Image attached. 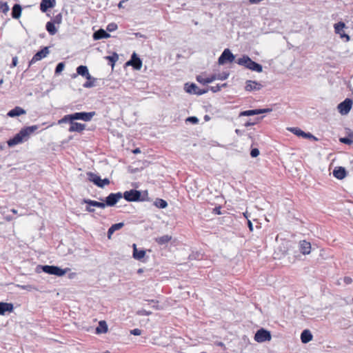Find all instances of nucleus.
<instances>
[{"label":"nucleus","instance_id":"58836bf2","mask_svg":"<svg viewBox=\"0 0 353 353\" xmlns=\"http://www.w3.org/2000/svg\"><path fill=\"white\" fill-rule=\"evenodd\" d=\"M230 75V72H223L221 73H219V74H216V79L218 80H221V81H223V80H225L228 78Z\"/></svg>","mask_w":353,"mask_h":353},{"label":"nucleus","instance_id":"aec40b11","mask_svg":"<svg viewBox=\"0 0 353 353\" xmlns=\"http://www.w3.org/2000/svg\"><path fill=\"white\" fill-rule=\"evenodd\" d=\"M299 250L303 254H309L311 252V243L305 240L301 241L299 242Z\"/></svg>","mask_w":353,"mask_h":353},{"label":"nucleus","instance_id":"a18cd8bd","mask_svg":"<svg viewBox=\"0 0 353 353\" xmlns=\"http://www.w3.org/2000/svg\"><path fill=\"white\" fill-rule=\"evenodd\" d=\"M199 119L196 117H194V116H192V117H188L186 119H185V122H189V123H191L192 124H197L199 123Z\"/></svg>","mask_w":353,"mask_h":353},{"label":"nucleus","instance_id":"c756f323","mask_svg":"<svg viewBox=\"0 0 353 353\" xmlns=\"http://www.w3.org/2000/svg\"><path fill=\"white\" fill-rule=\"evenodd\" d=\"M172 239V236L168 234H165L155 239V241L160 245H165L170 242Z\"/></svg>","mask_w":353,"mask_h":353},{"label":"nucleus","instance_id":"72a5a7b5","mask_svg":"<svg viewBox=\"0 0 353 353\" xmlns=\"http://www.w3.org/2000/svg\"><path fill=\"white\" fill-rule=\"evenodd\" d=\"M154 205L160 209H164L168 206V203L163 199L157 198L154 202Z\"/></svg>","mask_w":353,"mask_h":353},{"label":"nucleus","instance_id":"f03ea898","mask_svg":"<svg viewBox=\"0 0 353 353\" xmlns=\"http://www.w3.org/2000/svg\"><path fill=\"white\" fill-rule=\"evenodd\" d=\"M122 194L123 198L128 202H140L148 200V193L147 190L141 191L132 189Z\"/></svg>","mask_w":353,"mask_h":353},{"label":"nucleus","instance_id":"7ed1b4c3","mask_svg":"<svg viewBox=\"0 0 353 353\" xmlns=\"http://www.w3.org/2000/svg\"><path fill=\"white\" fill-rule=\"evenodd\" d=\"M238 65L245 67L251 71L256 72H263V65L253 61L248 55L243 54L235 61Z\"/></svg>","mask_w":353,"mask_h":353},{"label":"nucleus","instance_id":"09e8293b","mask_svg":"<svg viewBox=\"0 0 353 353\" xmlns=\"http://www.w3.org/2000/svg\"><path fill=\"white\" fill-rule=\"evenodd\" d=\"M137 314L138 315H141V316H150L151 315L152 313V312L150 311H147L144 309H141V310H139L137 312Z\"/></svg>","mask_w":353,"mask_h":353},{"label":"nucleus","instance_id":"412c9836","mask_svg":"<svg viewBox=\"0 0 353 353\" xmlns=\"http://www.w3.org/2000/svg\"><path fill=\"white\" fill-rule=\"evenodd\" d=\"M86 174L89 181L93 183L97 187L99 186V183L101 182V176L99 175L92 172H88Z\"/></svg>","mask_w":353,"mask_h":353},{"label":"nucleus","instance_id":"a19ab883","mask_svg":"<svg viewBox=\"0 0 353 353\" xmlns=\"http://www.w3.org/2000/svg\"><path fill=\"white\" fill-rule=\"evenodd\" d=\"M9 10V7L6 2L0 1V12L6 14Z\"/></svg>","mask_w":353,"mask_h":353},{"label":"nucleus","instance_id":"13d9d810","mask_svg":"<svg viewBox=\"0 0 353 353\" xmlns=\"http://www.w3.org/2000/svg\"><path fill=\"white\" fill-rule=\"evenodd\" d=\"M272 108H259V114L272 112Z\"/></svg>","mask_w":353,"mask_h":353},{"label":"nucleus","instance_id":"0eeeda50","mask_svg":"<svg viewBox=\"0 0 353 353\" xmlns=\"http://www.w3.org/2000/svg\"><path fill=\"white\" fill-rule=\"evenodd\" d=\"M353 100L350 98H346L338 105L337 109L341 114L346 115L350 112Z\"/></svg>","mask_w":353,"mask_h":353},{"label":"nucleus","instance_id":"3c124183","mask_svg":"<svg viewBox=\"0 0 353 353\" xmlns=\"http://www.w3.org/2000/svg\"><path fill=\"white\" fill-rule=\"evenodd\" d=\"M216 79V74H212L210 77L205 78V81L206 82V84H208V83H212V81H214Z\"/></svg>","mask_w":353,"mask_h":353},{"label":"nucleus","instance_id":"c9c22d12","mask_svg":"<svg viewBox=\"0 0 353 353\" xmlns=\"http://www.w3.org/2000/svg\"><path fill=\"white\" fill-rule=\"evenodd\" d=\"M106 59L108 61L109 65H110L112 67H113L115 64V63L119 59V56L117 53L114 52L112 55L106 57Z\"/></svg>","mask_w":353,"mask_h":353},{"label":"nucleus","instance_id":"5701e85b","mask_svg":"<svg viewBox=\"0 0 353 353\" xmlns=\"http://www.w3.org/2000/svg\"><path fill=\"white\" fill-rule=\"evenodd\" d=\"M313 339V335L310 330L306 329L304 330L301 334V341L303 343H307L311 341Z\"/></svg>","mask_w":353,"mask_h":353},{"label":"nucleus","instance_id":"393cba45","mask_svg":"<svg viewBox=\"0 0 353 353\" xmlns=\"http://www.w3.org/2000/svg\"><path fill=\"white\" fill-rule=\"evenodd\" d=\"M108 331V324L105 321H100L95 329L96 334H105Z\"/></svg>","mask_w":353,"mask_h":353},{"label":"nucleus","instance_id":"6ab92c4d","mask_svg":"<svg viewBox=\"0 0 353 353\" xmlns=\"http://www.w3.org/2000/svg\"><path fill=\"white\" fill-rule=\"evenodd\" d=\"M85 124L84 123H78V122H75L74 121H72V123H71L69 129H68V131L70 132H82L85 129Z\"/></svg>","mask_w":353,"mask_h":353},{"label":"nucleus","instance_id":"bf43d9fd","mask_svg":"<svg viewBox=\"0 0 353 353\" xmlns=\"http://www.w3.org/2000/svg\"><path fill=\"white\" fill-rule=\"evenodd\" d=\"M343 281L345 284L349 285L352 283V279L350 276H345L343 279Z\"/></svg>","mask_w":353,"mask_h":353},{"label":"nucleus","instance_id":"a878e982","mask_svg":"<svg viewBox=\"0 0 353 353\" xmlns=\"http://www.w3.org/2000/svg\"><path fill=\"white\" fill-rule=\"evenodd\" d=\"M13 310V305L12 303L1 302L0 303V315H4L6 312H11Z\"/></svg>","mask_w":353,"mask_h":353},{"label":"nucleus","instance_id":"603ef678","mask_svg":"<svg viewBox=\"0 0 353 353\" xmlns=\"http://www.w3.org/2000/svg\"><path fill=\"white\" fill-rule=\"evenodd\" d=\"M209 90H211L212 92L216 93L221 90V86L219 84H217L216 86H208Z\"/></svg>","mask_w":353,"mask_h":353},{"label":"nucleus","instance_id":"cd10ccee","mask_svg":"<svg viewBox=\"0 0 353 353\" xmlns=\"http://www.w3.org/2000/svg\"><path fill=\"white\" fill-rule=\"evenodd\" d=\"M55 25L56 24L51 20L46 23V30L50 35H54L57 32L58 28H57Z\"/></svg>","mask_w":353,"mask_h":353},{"label":"nucleus","instance_id":"dca6fc26","mask_svg":"<svg viewBox=\"0 0 353 353\" xmlns=\"http://www.w3.org/2000/svg\"><path fill=\"white\" fill-rule=\"evenodd\" d=\"M347 175V172L344 167H336L333 170V176L337 179H343Z\"/></svg>","mask_w":353,"mask_h":353},{"label":"nucleus","instance_id":"423d86ee","mask_svg":"<svg viewBox=\"0 0 353 353\" xmlns=\"http://www.w3.org/2000/svg\"><path fill=\"white\" fill-rule=\"evenodd\" d=\"M254 339L258 343L269 341L272 339L271 332L264 328H261L256 331Z\"/></svg>","mask_w":353,"mask_h":353},{"label":"nucleus","instance_id":"ddd939ff","mask_svg":"<svg viewBox=\"0 0 353 353\" xmlns=\"http://www.w3.org/2000/svg\"><path fill=\"white\" fill-rule=\"evenodd\" d=\"M77 72L72 75V78H76L78 75L85 77L87 80H90L91 75L89 73L86 65H81L77 68Z\"/></svg>","mask_w":353,"mask_h":353},{"label":"nucleus","instance_id":"b1692460","mask_svg":"<svg viewBox=\"0 0 353 353\" xmlns=\"http://www.w3.org/2000/svg\"><path fill=\"white\" fill-rule=\"evenodd\" d=\"M145 254H146L145 250H138L137 248L136 244H133L132 256L134 259L141 261V259H143L145 257Z\"/></svg>","mask_w":353,"mask_h":353},{"label":"nucleus","instance_id":"9d476101","mask_svg":"<svg viewBox=\"0 0 353 353\" xmlns=\"http://www.w3.org/2000/svg\"><path fill=\"white\" fill-rule=\"evenodd\" d=\"M96 112H74L72 114L74 121L75 120H82L83 121H90L92 119V117L95 115Z\"/></svg>","mask_w":353,"mask_h":353},{"label":"nucleus","instance_id":"2f4dec72","mask_svg":"<svg viewBox=\"0 0 353 353\" xmlns=\"http://www.w3.org/2000/svg\"><path fill=\"white\" fill-rule=\"evenodd\" d=\"M21 6L19 4H15L12 10V17L14 19H18L21 13Z\"/></svg>","mask_w":353,"mask_h":353},{"label":"nucleus","instance_id":"20e7f679","mask_svg":"<svg viewBox=\"0 0 353 353\" xmlns=\"http://www.w3.org/2000/svg\"><path fill=\"white\" fill-rule=\"evenodd\" d=\"M236 61L235 56L229 48H225L218 59L219 65H225L228 63Z\"/></svg>","mask_w":353,"mask_h":353},{"label":"nucleus","instance_id":"39448f33","mask_svg":"<svg viewBox=\"0 0 353 353\" xmlns=\"http://www.w3.org/2000/svg\"><path fill=\"white\" fill-rule=\"evenodd\" d=\"M121 198H123L122 192H118L117 193H110L104 199L99 198V200L106 202L108 207H113Z\"/></svg>","mask_w":353,"mask_h":353},{"label":"nucleus","instance_id":"2eb2a0df","mask_svg":"<svg viewBox=\"0 0 353 353\" xmlns=\"http://www.w3.org/2000/svg\"><path fill=\"white\" fill-rule=\"evenodd\" d=\"M49 52V47H43L33 56L32 59L30 61V65L46 57Z\"/></svg>","mask_w":353,"mask_h":353},{"label":"nucleus","instance_id":"c85d7f7f","mask_svg":"<svg viewBox=\"0 0 353 353\" xmlns=\"http://www.w3.org/2000/svg\"><path fill=\"white\" fill-rule=\"evenodd\" d=\"M339 141L343 144L350 145L353 143V131L350 130L347 136L345 137H341Z\"/></svg>","mask_w":353,"mask_h":353},{"label":"nucleus","instance_id":"052dcab7","mask_svg":"<svg viewBox=\"0 0 353 353\" xmlns=\"http://www.w3.org/2000/svg\"><path fill=\"white\" fill-rule=\"evenodd\" d=\"M114 232L113 231V230H112V228L110 227L108 230V232H107V237L108 239H110L111 237H112V235L113 234Z\"/></svg>","mask_w":353,"mask_h":353},{"label":"nucleus","instance_id":"6e6552de","mask_svg":"<svg viewBox=\"0 0 353 353\" xmlns=\"http://www.w3.org/2000/svg\"><path fill=\"white\" fill-rule=\"evenodd\" d=\"M125 65L132 66L134 70H139L142 67V60L136 52H133L130 59L125 63Z\"/></svg>","mask_w":353,"mask_h":353},{"label":"nucleus","instance_id":"4468645a","mask_svg":"<svg viewBox=\"0 0 353 353\" xmlns=\"http://www.w3.org/2000/svg\"><path fill=\"white\" fill-rule=\"evenodd\" d=\"M263 85L258 81L247 80L245 81V90L248 92L260 90Z\"/></svg>","mask_w":353,"mask_h":353},{"label":"nucleus","instance_id":"de8ad7c7","mask_svg":"<svg viewBox=\"0 0 353 353\" xmlns=\"http://www.w3.org/2000/svg\"><path fill=\"white\" fill-rule=\"evenodd\" d=\"M110 183V181L108 178H105L103 179H101V182L99 183V188H103L105 185H108Z\"/></svg>","mask_w":353,"mask_h":353},{"label":"nucleus","instance_id":"37998d69","mask_svg":"<svg viewBox=\"0 0 353 353\" xmlns=\"http://www.w3.org/2000/svg\"><path fill=\"white\" fill-rule=\"evenodd\" d=\"M117 28H118V26H117V23H110L106 27V30L108 32H111L116 30Z\"/></svg>","mask_w":353,"mask_h":353},{"label":"nucleus","instance_id":"e2e57ef3","mask_svg":"<svg viewBox=\"0 0 353 353\" xmlns=\"http://www.w3.org/2000/svg\"><path fill=\"white\" fill-rule=\"evenodd\" d=\"M247 223H248V227L250 231L252 232L253 231V225H252V221L248 219Z\"/></svg>","mask_w":353,"mask_h":353},{"label":"nucleus","instance_id":"5fc2aeb1","mask_svg":"<svg viewBox=\"0 0 353 353\" xmlns=\"http://www.w3.org/2000/svg\"><path fill=\"white\" fill-rule=\"evenodd\" d=\"M130 334L134 336H139L141 334V330L138 328L130 330Z\"/></svg>","mask_w":353,"mask_h":353},{"label":"nucleus","instance_id":"4be33fe9","mask_svg":"<svg viewBox=\"0 0 353 353\" xmlns=\"http://www.w3.org/2000/svg\"><path fill=\"white\" fill-rule=\"evenodd\" d=\"M22 142V130H20L13 138L9 139L7 143L10 147H12Z\"/></svg>","mask_w":353,"mask_h":353},{"label":"nucleus","instance_id":"680f3d73","mask_svg":"<svg viewBox=\"0 0 353 353\" xmlns=\"http://www.w3.org/2000/svg\"><path fill=\"white\" fill-rule=\"evenodd\" d=\"M105 207H108L106 202L102 201L99 202L98 208L103 209Z\"/></svg>","mask_w":353,"mask_h":353},{"label":"nucleus","instance_id":"774afa93","mask_svg":"<svg viewBox=\"0 0 353 353\" xmlns=\"http://www.w3.org/2000/svg\"><path fill=\"white\" fill-rule=\"evenodd\" d=\"M152 307L154 308L155 310H161L162 309V307L160 306L159 305V303H154L153 305H152Z\"/></svg>","mask_w":353,"mask_h":353},{"label":"nucleus","instance_id":"c03bdc74","mask_svg":"<svg viewBox=\"0 0 353 353\" xmlns=\"http://www.w3.org/2000/svg\"><path fill=\"white\" fill-rule=\"evenodd\" d=\"M123 226H124V223L120 222V223L112 224L110 226V228H112V230H113L114 232H115L117 230L121 229Z\"/></svg>","mask_w":353,"mask_h":353},{"label":"nucleus","instance_id":"6e6d98bb","mask_svg":"<svg viewBox=\"0 0 353 353\" xmlns=\"http://www.w3.org/2000/svg\"><path fill=\"white\" fill-rule=\"evenodd\" d=\"M221 205H219V206H216L213 210H212V212L215 214H218V215H220L221 214Z\"/></svg>","mask_w":353,"mask_h":353},{"label":"nucleus","instance_id":"69168bd1","mask_svg":"<svg viewBox=\"0 0 353 353\" xmlns=\"http://www.w3.org/2000/svg\"><path fill=\"white\" fill-rule=\"evenodd\" d=\"M17 62H18V59H17V57H13L12 58V64H11V67H14L17 65Z\"/></svg>","mask_w":353,"mask_h":353},{"label":"nucleus","instance_id":"8fccbe9b","mask_svg":"<svg viewBox=\"0 0 353 353\" xmlns=\"http://www.w3.org/2000/svg\"><path fill=\"white\" fill-rule=\"evenodd\" d=\"M260 154V152H259V150L256 148H252L251 149V151H250V156L252 157V158H256Z\"/></svg>","mask_w":353,"mask_h":353},{"label":"nucleus","instance_id":"338daca9","mask_svg":"<svg viewBox=\"0 0 353 353\" xmlns=\"http://www.w3.org/2000/svg\"><path fill=\"white\" fill-rule=\"evenodd\" d=\"M91 207H92V206H90V205H88L85 207V210H86L87 212H90V213H92V212H94L95 211V210H94V208H92Z\"/></svg>","mask_w":353,"mask_h":353},{"label":"nucleus","instance_id":"a211bd4d","mask_svg":"<svg viewBox=\"0 0 353 353\" xmlns=\"http://www.w3.org/2000/svg\"><path fill=\"white\" fill-rule=\"evenodd\" d=\"M109 37H110V34L108 32L107 30H104L102 28L95 31L92 34V38L94 41L108 39Z\"/></svg>","mask_w":353,"mask_h":353},{"label":"nucleus","instance_id":"f257e3e1","mask_svg":"<svg viewBox=\"0 0 353 353\" xmlns=\"http://www.w3.org/2000/svg\"><path fill=\"white\" fill-rule=\"evenodd\" d=\"M70 269L68 268L63 269L57 265H37L34 269V271L37 273H41V272H43L48 274L54 275L57 276H63Z\"/></svg>","mask_w":353,"mask_h":353},{"label":"nucleus","instance_id":"f3484780","mask_svg":"<svg viewBox=\"0 0 353 353\" xmlns=\"http://www.w3.org/2000/svg\"><path fill=\"white\" fill-rule=\"evenodd\" d=\"M56 5V0H41L40 10L42 12H46L49 9L53 8Z\"/></svg>","mask_w":353,"mask_h":353},{"label":"nucleus","instance_id":"49530a36","mask_svg":"<svg viewBox=\"0 0 353 353\" xmlns=\"http://www.w3.org/2000/svg\"><path fill=\"white\" fill-rule=\"evenodd\" d=\"M264 117L262 116V117H257L256 119V121H254V122H251L250 121H248L247 122H245L244 123V126L245 127H250V126H252L255 124H256L259 121H260L261 120L263 119Z\"/></svg>","mask_w":353,"mask_h":353},{"label":"nucleus","instance_id":"1a4fd4ad","mask_svg":"<svg viewBox=\"0 0 353 353\" xmlns=\"http://www.w3.org/2000/svg\"><path fill=\"white\" fill-rule=\"evenodd\" d=\"M289 130L297 137L313 141H318V139L312 134L310 132H305L299 128H289Z\"/></svg>","mask_w":353,"mask_h":353},{"label":"nucleus","instance_id":"bb28decb","mask_svg":"<svg viewBox=\"0 0 353 353\" xmlns=\"http://www.w3.org/2000/svg\"><path fill=\"white\" fill-rule=\"evenodd\" d=\"M198 88L194 83H186L184 84L185 91L190 94H196Z\"/></svg>","mask_w":353,"mask_h":353},{"label":"nucleus","instance_id":"4d7b16f0","mask_svg":"<svg viewBox=\"0 0 353 353\" xmlns=\"http://www.w3.org/2000/svg\"><path fill=\"white\" fill-rule=\"evenodd\" d=\"M196 79L199 83L203 85H206V82L205 81V78H203L201 75L196 76Z\"/></svg>","mask_w":353,"mask_h":353},{"label":"nucleus","instance_id":"864d4df0","mask_svg":"<svg viewBox=\"0 0 353 353\" xmlns=\"http://www.w3.org/2000/svg\"><path fill=\"white\" fill-rule=\"evenodd\" d=\"M208 90H209L208 87L207 88H204V89H200L199 88H198V90L196 92V95L200 96V95L204 94L207 93L208 92Z\"/></svg>","mask_w":353,"mask_h":353},{"label":"nucleus","instance_id":"f704fd0d","mask_svg":"<svg viewBox=\"0 0 353 353\" xmlns=\"http://www.w3.org/2000/svg\"><path fill=\"white\" fill-rule=\"evenodd\" d=\"M74 121L72 114H66L58 121V124L69 123L70 125Z\"/></svg>","mask_w":353,"mask_h":353},{"label":"nucleus","instance_id":"0e129e2a","mask_svg":"<svg viewBox=\"0 0 353 353\" xmlns=\"http://www.w3.org/2000/svg\"><path fill=\"white\" fill-rule=\"evenodd\" d=\"M214 344L216 345V346H219V347H223L224 349H225V344L221 342V341H216L214 343Z\"/></svg>","mask_w":353,"mask_h":353},{"label":"nucleus","instance_id":"ea45409f","mask_svg":"<svg viewBox=\"0 0 353 353\" xmlns=\"http://www.w3.org/2000/svg\"><path fill=\"white\" fill-rule=\"evenodd\" d=\"M64 68H65L64 62L59 63L55 68V71H54L55 74H59L63 70Z\"/></svg>","mask_w":353,"mask_h":353},{"label":"nucleus","instance_id":"7c9ffc66","mask_svg":"<svg viewBox=\"0 0 353 353\" xmlns=\"http://www.w3.org/2000/svg\"><path fill=\"white\" fill-rule=\"evenodd\" d=\"M259 114V109L244 110L239 113V117H249Z\"/></svg>","mask_w":353,"mask_h":353},{"label":"nucleus","instance_id":"79ce46f5","mask_svg":"<svg viewBox=\"0 0 353 353\" xmlns=\"http://www.w3.org/2000/svg\"><path fill=\"white\" fill-rule=\"evenodd\" d=\"M51 21L54 22L55 24H61L62 22V14L59 13L58 14L54 16V18L51 19Z\"/></svg>","mask_w":353,"mask_h":353},{"label":"nucleus","instance_id":"4c0bfd02","mask_svg":"<svg viewBox=\"0 0 353 353\" xmlns=\"http://www.w3.org/2000/svg\"><path fill=\"white\" fill-rule=\"evenodd\" d=\"M97 81V79L91 76L90 80H87L83 83V87L88 88H92L94 86V82Z\"/></svg>","mask_w":353,"mask_h":353},{"label":"nucleus","instance_id":"f8f14e48","mask_svg":"<svg viewBox=\"0 0 353 353\" xmlns=\"http://www.w3.org/2000/svg\"><path fill=\"white\" fill-rule=\"evenodd\" d=\"M345 28V24L343 21H339L334 24V31H335L336 34H339L340 37L341 39L345 38L346 39V41H350V37L347 34H346L344 32L343 29Z\"/></svg>","mask_w":353,"mask_h":353},{"label":"nucleus","instance_id":"9b49d317","mask_svg":"<svg viewBox=\"0 0 353 353\" xmlns=\"http://www.w3.org/2000/svg\"><path fill=\"white\" fill-rule=\"evenodd\" d=\"M39 128H40L39 125H31V126L23 127V142L26 141L29 139V137L31 134L38 133V132H39L38 130L39 129Z\"/></svg>","mask_w":353,"mask_h":353},{"label":"nucleus","instance_id":"e433bc0d","mask_svg":"<svg viewBox=\"0 0 353 353\" xmlns=\"http://www.w3.org/2000/svg\"><path fill=\"white\" fill-rule=\"evenodd\" d=\"M99 202V201L91 200L89 199H83L81 201V203H86L90 206L98 208Z\"/></svg>","mask_w":353,"mask_h":353},{"label":"nucleus","instance_id":"473e14b6","mask_svg":"<svg viewBox=\"0 0 353 353\" xmlns=\"http://www.w3.org/2000/svg\"><path fill=\"white\" fill-rule=\"evenodd\" d=\"M21 114H22V108L17 106L15 108L9 111L7 114V116L10 117H14L17 116H20Z\"/></svg>","mask_w":353,"mask_h":353}]
</instances>
